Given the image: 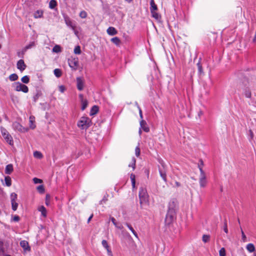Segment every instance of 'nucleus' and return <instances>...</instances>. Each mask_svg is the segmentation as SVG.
I'll list each match as a JSON object with an SVG mask.
<instances>
[{
    "mask_svg": "<svg viewBox=\"0 0 256 256\" xmlns=\"http://www.w3.org/2000/svg\"><path fill=\"white\" fill-rule=\"evenodd\" d=\"M249 82L246 78L244 79L240 82L238 85V90H242L245 96L247 98L251 97V92L249 88Z\"/></svg>",
    "mask_w": 256,
    "mask_h": 256,
    "instance_id": "nucleus-1",
    "label": "nucleus"
},
{
    "mask_svg": "<svg viewBox=\"0 0 256 256\" xmlns=\"http://www.w3.org/2000/svg\"><path fill=\"white\" fill-rule=\"evenodd\" d=\"M138 196L141 207L143 204H148L149 196L146 188L142 187L140 188Z\"/></svg>",
    "mask_w": 256,
    "mask_h": 256,
    "instance_id": "nucleus-2",
    "label": "nucleus"
},
{
    "mask_svg": "<svg viewBox=\"0 0 256 256\" xmlns=\"http://www.w3.org/2000/svg\"><path fill=\"white\" fill-rule=\"evenodd\" d=\"M90 120L87 117H82L78 122V126L82 130H86L90 126Z\"/></svg>",
    "mask_w": 256,
    "mask_h": 256,
    "instance_id": "nucleus-3",
    "label": "nucleus"
},
{
    "mask_svg": "<svg viewBox=\"0 0 256 256\" xmlns=\"http://www.w3.org/2000/svg\"><path fill=\"white\" fill-rule=\"evenodd\" d=\"M2 134L5 140L10 146L14 144L13 138L7 130L4 128H0Z\"/></svg>",
    "mask_w": 256,
    "mask_h": 256,
    "instance_id": "nucleus-4",
    "label": "nucleus"
},
{
    "mask_svg": "<svg viewBox=\"0 0 256 256\" xmlns=\"http://www.w3.org/2000/svg\"><path fill=\"white\" fill-rule=\"evenodd\" d=\"M14 90L17 92L22 91L24 93H26L28 92V87L25 84H22L20 82L14 83Z\"/></svg>",
    "mask_w": 256,
    "mask_h": 256,
    "instance_id": "nucleus-5",
    "label": "nucleus"
},
{
    "mask_svg": "<svg viewBox=\"0 0 256 256\" xmlns=\"http://www.w3.org/2000/svg\"><path fill=\"white\" fill-rule=\"evenodd\" d=\"M175 214L176 212L168 210L165 218V222L166 224L168 225L172 223L175 218Z\"/></svg>",
    "mask_w": 256,
    "mask_h": 256,
    "instance_id": "nucleus-6",
    "label": "nucleus"
},
{
    "mask_svg": "<svg viewBox=\"0 0 256 256\" xmlns=\"http://www.w3.org/2000/svg\"><path fill=\"white\" fill-rule=\"evenodd\" d=\"M13 128L21 132H25L28 131V128L22 126L19 122H14L12 124Z\"/></svg>",
    "mask_w": 256,
    "mask_h": 256,
    "instance_id": "nucleus-7",
    "label": "nucleus"
},
{
    "mask_svg": "<svg viewBox=\"0 0 256 256\" xmlns=\"http://www.w3.org/2000/svg\"><path fill=\"white\" fill-rule=\"evenodd\" d=\"M68 65L73 70H76L78 66V58H71L68 60Z\"/></svg>",
    "mask_w": 256,
    "mask_h": 256,
    "instance_id": "nucleus-8",
    "label": "nucleus"
},
{
    "mask_svg": "<svg viewBox=\"0 0 256 256\" xmlns=\"http://www.w3.org/2000/svg\"><path fill=\"white\" fill-rule=\"evenodd\" d=\"M64 21L67 26L70 27L74 32L76 34H77L78 32L76 30V26L68 17L64 18Z\"/></svg>",
    "mask_w": 256,
    "mask_h": 256,
    "instance_id": "nucleus-9",
    "label": "nucleus"
},
{
    "mask_svg": "<svg viewBox=\"0 0 256 256\" xmlns=\"http://www.w3.org/2000/svg\"><path fill=\"white\" fill-rule=\"evenodd\" d=\"M36 46V43L34 42H31L28 44L26 46L22 51V54L20 55V52L18 54V56L20 57H22L23 55L24 54V53L26 52V50L28 49H30Z\"/></svg>",
    "mask_w": 256,
    "mask_h": 256,
    "instance_id": "nucleus-10",
    "label": "nucleus"
},
{
    "mask_svg": "<svg viewBox=\"0 0 256 256\" xmlns=\"http://www.w3.org/2000/svg\"><path fill=\"white\" fill-rule=\"evenodd\" d=\"M177 205V202L174 200H170L168 206V211L176 212V208Z\"/></svg>",
    "mask_w": 256,
    "mask_h": 256,
    "instance_id": "nucleus-11",
    "label": "nucleus"
},
{
    "mask_svg": "<svg viewBox=\"0 0 256 256\" xmlns=\"http://www.w3.org/2000/svg\"><path fill=\"white\" fill-rule=\"evenodd\" d=\"M78 96L82 104L81 109L82 110H84L88 106V102L86 99L84 98L82 94H80Z\"/></svg>",
    "mask_w": 256,
    "mask_h": 256,
    "instance_id": "nucleus-12",
    "label": "nucleus"
},
{
    "mask_svg": "<svg viewBox=\"0 0 256 256\" xmlns=\"http://www.w3.org/2000/svg\"><path fill=\"white\" fill-rule=\"evenodd\" d=\"M160 163L162 165V166L163 167V169H162L160 168H159V172L160 174L163 179V180L164 182H166V172L164 170V162L162 160V162H160Z\"/></svg>",
    "mask_w": 256,
    "mask_h": 256,
    "instance_id": "nucleus-13",
    "label": "nucleus"
},
{
    "mask_svg": "<svg viewBox=\"0 0 256 256\" xmlns=\"http://www.w3.org/2000/svg\"><path fill=\"white\" fill-rule=\"evenodd\" d=\"M77 88L79 90H82L84 87V81L81 78H76Z\"/></svg>",
    "mask_w": 256,
    "mask_h": 256,
    "instance_id": "nucleus-14",
    "label": "nucleus"
},
{
    "mask_svg": "<svg viewBox=\"0 0 256 256\" xmlns=\"http://www.w3.org/2000/svg\"><path fill=\"white\" fill-rule=\"evenodd\" d=\"M17 68L20 70L21 72L24 71L26 66L24 64V60H20L17 62Z\"/></svg>",
    "mask_w": 256,
    "mask_h": 256,
    "instance_id": "nucleus-15",
    "label": "nucleus"
},
{
    "mask_svg": "<svg viewBox=\"0 0 256 256\" xmlns=\"http://www.w3.org/2000/svg\"><path fill=\"white\" fill-rule=\"evenodd\" d=\"M20 246L25 251H30V248L29 246L28 242L26 240H22L20 242Z\"/></svg>",
    "mask_w": 256,
    "mask_h": 256,
    "instance_id": "nucleus-16",
    "label": "nucleus"
},
{
    "mask_svg": "<svg viewBox=\"0 0 256 256\" xmlns=\"http://www.w3.org/2000/svg\"><path fill=\"white\" fill-rule=\"evenodd\" d=\"M140 128H142L144 132H148L150 130L149 128L147 126L146 122L144 120H142L140 122Z\"/></svg>",
    "mask_w": 256,
    "mask_h": 256,
    "instance_id": "nucleus-17",
    "label": "nucleus"
},
{
    "mask_svg": "<svg viewBox=\"0 0 256 256\" xmlns=\"http://www.w3.org/2000/svg\"><path fill=\"white\" fill-rule=\"evenodd\" d=\"M200 187L204 188L206 185V176H200Z\"/></svg>",
    "mask_w": 256,
    "mask_h": 256,
    "instance_id": "nucleus-18",
    "label": "nucleus"
},
{
    "mask_svg": "<svg viewBox=\"0 0 256 256\" xmlns=\"http://www.w3.org/2000/svg\"><path fill=\"white\" fill-rule=\"evenodd\" d=\"M107 33L110 36H114L118 33V31L114 27H109L106 30Z\"/></svg>",
    "mask_w": 256,
    "mask_h": 256,
    "instance_id": "nucleus-19",
    "label": "nucleus"
},
{
    "mask_svg": "<svg viewBox=\"0 0 256 256\" xmlns=\"http://www.w3.org/2000/svg\"><path fill=\"white\" fill-rule=\"evenodd\" d=\"M38 210L41 212L42 215L46 218L47 214V211L45 207L43 206H39L38 208Z\"/></svg>",
    "mask_w": 256,
    "mask_h": 256,
    "instance_id": "nucleus-20",
    "label": "nucleus"
},
{
    "mask_svg": "<svg viewBox=\"0 0 256 256\" xmlns=\"http://www.w3.org/2000/svg\"><path fill=\"white\" fill-rule=\"evenodd\" d=\"M14 170L12 164H8L6 166L5 173L7 174H10Z\"/></svg>",
    "mask_w": 256,
    "mask_h": 256,
    "instance_id": "nucleus-21",
    "label": "nucleus"
},
{
    "mask_svg": "<svg viewBox=\"0 0 256 256\" xmlns=\"http://www.w3.org/2000/svg\"><path fill=\"white\" fill-rule=\"evenodd\" d=\"M34 120H35V118L34 116H30V118H29L30 128L31 129H34L36 128V125L34 124Z\"/></svg>",
    "mask_w": 256,
    "mask_h": 256,
    "instance_id": "nucleus-22",
    "label": "nucleus"
},
{
    "mask_svg": "<svg viewBox=\"0 0 256 256\" xmlns=\"http://www.w3.org/2000/svg\"><path fill=\"white\" fill-rule=\"evenodd\" d=\"M43 11L42 10H37L34 14V16L35 18H42L43 16Z\"/></svg>",
    "mask_w": 256,
    "mask_h": 256,
    "instance_id": "nucleus-23",
    "label": "nucleus"
},
{
    "mask_svg": "<svg viewBox=\"0 0 256 256\" xmlns=\"http://www.w3.org/2000/svg\"><path fill=\"white\" fill-rule=\"evenodd\" d=\"M246 250L250 252H254L255 250V247L254 244H248L246 246Z\"/></svg>",
    "mask_w": 256,
    "mask_h": 256,
    "instance_id": "nucleus-24",
    "label": "nucleus"
},
{
    "mask_svg": "<svg viewBox=\"0 0 256 256\" xmlns=\"http://www.w3.org/2000/svg\"><path fill=\"white\" fill-rule=\"evenodd\" d=\"M150 12L157 10V9H158L157 6L154 0H150Z\"/></svg>",
    "mask_w": 256,
    "mask_h": 256,
    "instance_id": "nucleus-25",
    "label": "nucleus"
},
{
    "mask_svg": "<svg viewBox=\"0 0 256 256\" xmlns=\"http://www.w3.org/2000/svg\"><path fill=\"white\" fill-rule=\"evenodd\" d=\"M152 16L156 20H159L160 19L161 16L159 14L158 12H156V10H154L150 12Z\"/></svg>",
    "mask_w": 256,
    "mask_h": 256,
    "instance_id": "nucleus-26",
    "label": "nucleus"
},
{
    "mask_svg": "<svg viewBox=\"0 0 256 256\" xmlns=\"http://www.w3.org/2000/svg\"><path fill=\"white\" fill-rule=\"evenodd\" d=\"M126 225L128 226V228H129V230L132 232L134 235L137 238H138V235L136 233V232L134 230L133 228L128 223H126Z\"/></svg>",
    "mask_w": 256,
    "mask_h": 256,
    "instance_id": "nucleus-27",
    "label": "nucleus"
},
{
    "mask_svg": "<svg viewBox=\"0 0 256 256\" xmlns=\"http://www.w3.org/2000/svg\"><path fill=\"white\" fill-rule=\"evenodd\" d=\"M111 42L116 46H120V40L118 37H114L111 39Z\"/></svg>",
    "mask_w": 256,
    "mask_h": 256,
    "instance_id": "nucleus-28",
    "label": "nucleus"
},
{
    "mask_svg": "<svg viewBox=\"0 0 256 256\" xmlns=\"http://www.w3.org/2000/svg\"><path fill=\"white\" fill-rule=\"evenodd\" d=\"M98 111V107L96 106H94L91 108L90 115L96 114Z\"/></svg>",
    "mask_w": 256,
    "mask_h": 256,
    "instance_id": "nucleus-29",
    "label": "nucleus"
},
{
    "mask_svg": "<svg viewBox=\"0 0 256 256\" xmlns=\"http://www.w3.org/2000/svg\"><path fill=\"white\" fill-rule=\"evenodd\" d=\"M57 6V2L56 0H50L49 2V8L54 9Z\"/></svg>",
    "mask_w": 256,
    "mask_h": 256,
    "instance_id": "nucleus-30",
    "label": "nucleus"
},
{
    "mask_svg": "<svg viewBox=\"0 0 256 256\" xmlns=\"http://www.w3.org/2000/svg\"><path fill=\"white\" fill-rule=\"evenodd\" d=\"M52 52L56 53H58L62 52V48L59 45H56L52 48Z\"/></svg>",
    "mask_w": 256,
    "mask_h": 256,
    "instance_id": "nucleus-31",
    "label": "nucleus"
},
{
    "mask_svg": "<svg viewBox=\"0 0 256 256\" xmlns=\"http://www.w3.org/2000/svg\"><path fill=\"white\" fill-rule=\"evenodd\" d=\"M55 76L57 78H60L62 74V70L59 68H56L54 71Z\"/></svg>",
    "mask_w": 256,
    "mask_h": 256,
    "instance_id": "nucleus-32",
    "label": "nucleus"
},
{
    "mask_svg": "<svg viewBox=\"0 0 256 256\" xmlns=\"http://www.w3.org/2000/svg\"><path fill=\"white\" fill-rule=\"evenodd\" d=\"M4 180L6 184L8 186H10L12 185L11 178L9 176H6Z\"/></svg>",
    "mask_w": 256,
    "mask_h": 256,
    "instance_id": "nucleus-33",
    "label": "nucleus"
},
{
    "mask_svg": "<svg viewBox=\"0 0 256 256\" xmlns=\"http://www.w3.org/2000/svg\"><path fill=\"white\" fill-rule=\"evenodd\" d=\"M34 158L40 159L42 158V154L38 151H36L34 152Z\"/></svg>",
    "mask_w": 256,
    "mask_h": 256,
    "instance_id": "nucleus-34",
    "label": "nucleus"
},
{
    "mask_svg": "<svg viewBox=\"0 0 256 256\" xmlns=\"http://www.w3.org/2000/svg\"><path fill=\"white\" fill-rule=\"evenodd\" d=\"M197 66H198V74H203L204 72L202 70V66L200 61L197 63Z\"/></svg>",
    "mask_w": 256,
    "mask_h": 256,
    "instance_id": "nucleus-35",
    "label": "nucleus"
},
{
    "mask_svg": "<svg viewBox=\"0 0 256 256\" xmlns=\"http://www.w3.org/2000/svg\"><path fill=\"white\" fill-rule=\"evenodd\" d=\"M136 158H132V162L128 164V166L132 167L133 170H134L136 168Z\"/></svg>",
    "mask_w": 256,
    "mask_h": 256,
    "instance_id": "nucleus-36",
    "label": "nucleus"
},
{
    "mask_svg": "<svg viewBox=\"0 0 256 256\" xmlns=\"http://www.w3.org/2000/svg\"><path fill=\"white\" fill-rule=\"evenodd\" d=\"M130 178L132 181V188H134L136 185L135 175L134 174H130Z\"/></svg>",
    "mask_w": 256,
    "mask_h": 256,
    "instance_id": "nucleus-37",
    "label": "nucleus"
},
{
    "mask_svg": "<svg viewBox=\"0 0 256 256\" xmlns=\"http://www.w3.org/2000/svg\"><path fill=\"white\" fill-rule=\"evenodd\" d=\"M9 78L11 81H15L18 79V76L16 74H12L9 76Z\"/></svg>",
    "mask_w": 256,
    "mask_h": 256,
    "instance_id": "nucleus-38",
    "label": "nucleus"
},
{
    "mask_svg": "<svg viewBox=\"0 0 256 256\" xmlns=\"http://www.w3.org/2000/svg\"><path fill=\"white\" fill-rule=\"evenodd\" d=\"M12 208L14 211H16L17 210L18 206V204L16 201L11 202Z\"/></svg>",
    "mask_w": 256,
    "mask_h": 256,
    "instance_id": "nucleus-39",
    "label": "nucleus"
},
{
    "mask_svg": "<svg viewBox=\"0 0 256 256\" xmlns=\"http://www.w3.org/2000/svg\"><path fill=\"white\" fill-rule=\"evenodd\" d=\"M210 235L204 234L202 236V240L204 242L206 243V242H208L210 240Z\"/></svg>",
    "mask_w": 256,
    "mask_h": 256,
    "instance_id": "nucleus-40",
    "label": "nucleus"
},
{
    "mask_svg": "<svg viewBox=\"0 0 256 256\" xmlns=\"http://www.w3.org/2000/svg\"><path fill=\"white\" fill-rule=\"evenodd\" d=\"M21 80L24 84H28L30 82V78L28 76H25L22 78Z\"/></svg>",
    "mask_w": 256,
    "mask_h": 256,
    "instance_id": "nucleus-41",
    "label": "nucleus"
},
{
    "mask_svg": "<svg viewBox=\"0 0 256 256\" xmlns=\"http://www.w3.org/2000/svg\"><path fill=\"white\" fill-rule=\"evenodd\" d=\"M74 53L76 54H81L80 47L79 46H77L74 49Z\"/></svg>",
    "mask_w": 256,
    "mask_h": 256,
    "instance_id": "nucleus-42",
    "label": "nucleus"
},
{
    "mask_svg": "<svg viewBox=\"0 0 256 256\" xmlns=\"http://www.w3.org/2000/svg\"><path fill=\"white\" fill-rule=\"evenodd\" d=\"M87 16H88V14H87V12L84 11V10H82L80 12V14H79V16L82 18H85L87 17Z\"/></svg>",
    "mask_w": 256,
    "mask_h": 256,
    "instance_id": "nucleus-43",
    "label": "nucleus"
},
{
    "mask_svg": "<svg viewBox=\"0 0 256 256\" xmlns=\"http://www.w3.org/2000/svg\"><path fill=\"white\" fill-rule=\"evenodd\" d=\"M17 199V194L15 192H12L10 194L11 202L16 201Z\"/></svg>",
    "mask_w": 256,
    "mask_h": 256,
    "instance_id": "nucleus-44",
    "label": "nucleus"
},
{
    "mask_svg": "<svg viewBox=\"0 0 256 256\" xmlns=\"http://www.w3.org/2000/svg\"><path fill=\"white\" fill-rule=\"evenodd\" d=\"M38 190L41 194H42L44 192V188L43 185H40L37 187Z\"/></svg>",
    "mask_w": 256,
    "mask_h": 256,
    "instance_id": "nucleus-45",
    "label": "nucleus"
},
{
    "mask_svg": "<svg viewBox=\"0 0 256 256\" xmlns=\"http://www.w3.org/2000/svg\"><path fill=\"white\" fill-rule=\"evenodd\" d=\"M111 221L113 223V224L118 228L119 229H122V226H118L116 222V219L114 218H111Z\"/></svg>",
    "mask_w": 256,
    "mask_h": 256,
    "instance_id": "nucleus-46",
    "label": "nucleus"
},
{
    "mask_svg": "<svg viewBox=\"0 0 256 256\" xmlns=\"http://www.w3.org/2000/svg\"><path fill=\"white\" fill-rule=\"evenodd\" d=\"M220 256H226V250L224 248H222L219 251Z\"/></svg>",
    "mask_w": 256,
    "mask_h": 256,
    "instance_id": "nucleus-47",
    "label": "nucleus"
},
{
    "mask_svg": "<svg viewBox=\"0 0 256 256\" xmlns=\"http://www.w3.org/2000/svg\"><path fill=\"white\" fill-rule=\"evenodd\" d=\"M198 167L200 171V176H206L205 173L202 170V166H200V164H198Z\"/></svg>",
    "mask_w": 256,
    "mask_h": 256,
    "instance_id": "nucleus-48",
    "label": "nucleus"
},
{
    "mask_svg": "<svg viewBox=\"0 0 256 256\" xmlns=\"http://www.w3.org/2000/svg\"><path fill=\"white\" fill-rule=\"evenodd\" d=\"M102 244L106 249L110 247L106 240H102Z\"/></svg>",
    "mask_w": 256,
    "mask_h": 256,
    "instance_id": "nucleus-49",
    "label": "nucleus"
},
{
    "mask_svg": "<svg viewBox=\"0 0 256 256\" xmlns=\"http://www.w3.org/2000/svg\"><path fill=\"white\" fill-rule=\"evenodd\" d=\"M140 153V150L138 146H136L135 148V154L136 156H139Z\"/></svg>",
    "mask_w": 256,
    "mask_h": 256,
    "instance_id": "nucleus-50",
    "label": "nucleus"
},
{
    "mask_svg": "<svg viewBox=\"0 0 256 256\" xmlns=\"http://www.w3.org/2000/svg\"><path fill=\"white\" fill-rule=\"evenodd\" d=\"M224 232L227 234L228 232V226H227V222L226 220H225L224 222Z\"/></svg>",
    "mask_w": 256,
    "mask_h": 256,
    "instance_id": "nucleus-51",
    "label": "nucleus"
},
{
    "mask_svg": "<svg viewBox=\"0 0 256 256\" xmlns=\"http://www.w3.org/2000/svg\"><path fill=\"white\" fill-rule=\"evenodd\" d=\"M33 182L34 184H40L42 182V180L40 178H33Z\"/></svg>",
    "mask_w": 256,
    "mask_h": 256,
    "instance_id": "nucleus-52",
    "label": "nucleus"
},
{
    "mask_svg": "<svg viewBox=\"0 0 256 256\" xmlns=\"http://www.w3.org/2000/svg\"><path fill=\"white\" fill-rule=\"evenodd\" d=\"M241 232H242V240L244 242H246V237L245 234H244L241 228Z\"/></svg>",
    "mask_w": 256,
    "mask_h": 256,
    "instance_id": "nucleus-53",
    "label": "nucleus"
},
{
    "mask_svg": "<svg viewBox=\"0 0 256 256\" xmlns=\"http://www.w3.org/2000/svg\"><path fill=\"white\" fill-rule=\"evenodd\" d=\"M20 220V218L19 217V216H14L12 217V220L14 221V222H18Z\"/></svg>",
    "mask_w": 256,
    "mask_h": 256,
    "instance_id": "nucleus-54",
    "label": "nucleus"
},
{
    "mask_svg": "<svg viewBox=\"0 0 256 256\" xmlns=\"http://www.w3.org/2000/svg\"><path fill=\"white\" fill-rule=\"evenodd\" d=\"M50 200V196L49 194H46V204L48 206L49 204Z\"/></svg>",
    "mask_w": 256,
    "mask_h": 256,
    "instance_id": "nucleus-55",
    "label": "nucleus"
},
{
    "mask_svg": "<svg viewBox=\"0 0 256 256\" xmlns=\"http://www.w3.org/2000/svg\"><path fill=\"white\" fill-rule=\"evenodd\" d=\"M59 90L61 92H64L65 90V87L64 86H59Z\"/></svg>",
    "mask_w": 256,
    "mask_h": 256,
    "instance_id": "nucleus-56",
    "label": "nucleus"
},
{
    "mask_svg": "<svg viewBox=\"0 0 256 256\" xmlns=\"http://www.w3.org/2000/svg\"><path fill=\"white\" fill-rule=\"evenodd\" d=\"M138 110H139V114H140V116L142 120H143V116H142V110H141V108L138 106Z\"/></svg>",
    "mask_w": 256,
    "mask_h": 256,
    "instance_id": "nucleus-57",
    "label": "nucleus"
},
{
    "mask_svg": "<svg viewBox=\"0 0 256 256\" xmlns=\"http://www.w3.org/2000/svg\"><path fill=\"white\" fill-rule=\"evenodd\" d=\"M106 250H107L108 254L112 253V252L110 247H108V248H106Z\"/></svg>",
    "mask_w": 256,
    "mask_h": 256,
    "instance_id": "nucleus-58",
    "label": "nucleus"
},
{
    "mask_svg": "<svg viewBox=\"0 0 256 256\" xmlns=\"http://www.w3.org/2000/svg\"><path fill=\"white\" fill-rule=\"evenodd\" d=\"M249 132H250V138H252L253 137H254V134H253L252 130H249Z\"/></svg>",
    "mask_w": 256,
    "mask_h": 256,
    "instance_id": "nucleus-59",
    "label": "nucleus"
},
{
    "mask_svg": "<svg viewBox=\"0 0 256 256\" xmlns=\"http://www.w3.org/2000/svg\"><path fill=\"white\" fill-rule=\"evenodd\" d=\"M200 164V166H201L202 167L203 166H204V162L202 160H199V164Z\"/></svg>",
    "mask_w": 256,
    "mask_h": 256,
    "instance_id": "nucleus-60",
    "label": "nucleus"
},
{
    "mask_svg": "<svg viewBox=\"0 0 256 256\" xmlns=\"http://www.w3.org/2000/svg\"><path fill=\"white\" fill-rule=\"evenodd\" d=\"M175 185L176 187H180V184L179 182H176Z\"/></svg>",
    "mask_w": 256,
    "mask_h": 256,
    "instance_id": "nucleus-61",
    "label": "nucleus"
},
{
    "mask_svg": "<svg viewBox=\"0 0 256 256\" xmlns=\"http://www.w3.org/2000/svg\"><path fill=\"white\" fill-rule=\"evenodd\" d=\"M38 98V94H36V96H34V102H36V100H37V99Z\"/></svg>",
    "mask_w": 256,
    "mask_h": 256,
    "instance_id": "nucleus-62",
    "label": "nucleus"
},
{
    "mask_svg": "<svg viewBox=\"0 0 256 256\" xmlns=\"http://www.w3.org/2000/svg\"><path fill=\"white\" fill-rule=\"evenodd\" d=\"M92 216H93V214H92V215L89 217V218H88V223H89V222H90V220H91V219L92 218Z\"/></svg>",
    "mask_w": 256,
    "mask_h": 256,
    "instance_id": "nucleus-63",
    "label": "nucleus"
},
{
    "mask_svg": "<svg viewBox=\"0 0 256 256\" xmlns=\"http://www.w3.org/2000/svg\"><path fill=\"white\" fill-rule=\"evenodd\" d=\"M253 42H256V35L255 34L254 38L253 39Z\"/></svg>",
    "mask_w": 256,
    "mask_h": 256,
    "instance_id": "nucleus-64",
    "label": "nucleus"
}]
</instances>
